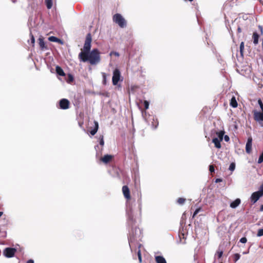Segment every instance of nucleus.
Here are the masks:
<instances>
[{
  "label": "nucleus",
  "instance_id": "nucleus-1",
  "mask_svg": "<svg viewBox=\"0 0 263 263\" xmlns=\"http://www.w3.org/2000/svg\"><path fill=\"white\" fill-rule=\"evenodd\" d=\"M91 41V35L89 33L86 35L83 50L79 53L78 57L80 61L88 62L93 65H96L100 62L101 57L100 52L98 49H93L90 51Z\"/></svg>",
  "mask_w": 263,
  "mask_h": 263
},
{
  "label": "nucleus",
  "instance_id": "nucleus-2",
  "mask_svg": "<svg viewBox=\"0 0 263 263\" xmlns=\"http://www.w3.org/2000/svg\"><path fill=\"white\" fill-rule=\"evenodd\" d=\"M112 20L114 23L118 24L122 28L126 26L127 23L124 18L119 13H116L114 15Z\"/></svg>",
  "mask_w": 263,
  "mask_h": 263
},
{
  "label": "nucleus",
  "instance_id": "nucleus-3",
  "mask_svg": "<svg viewBox=\"0 0 263 263\" xmlns=\"http://www.w3.org/2000/svg\"><path fill=\"white\" fill-rule=\"evenodd\" d=\"M253 114L254 120L259 122L260 125L263 126V123H261V122L263 121V112L257 110H253Z\"/></svg>",
  "mask_w": 263,
  "mask_h": 263
},
{
  "label": "nucleus",
  "instance_id": "nucleus-4",
  "mask_svg": "<svg viewBox=\"0 0 263 263\" xmlns=\"http://www.w3.org/2000/svg\"><path fill=\"white\" fill-rule=\"evenodd\" d=\"M16 252V249L13 248H6L3 251L4 255L8 257L11 258L14 256Z\"/></svg>",
  "mask_w": 263,
  "mask_h": 263
},
{
  "label": "nucleus",
  "instance_id": "nucleus-5",
  "mask_svg": "<svg viewBox=\"0 0 263 263\" xmlns=\"http://www.w3.org/2000/svg\"><path fill=\"white\" fill-rule=\"evenodd\" d=\"M120 71L118 69H115L113 72V76L112 78V84L116 85L120 80Z\"/></svg>",
  "mask_w": 263,
  "mask_h": 263
},
{
  "label": "nucleus",
  "instance_id": "nucleus-6",
  "mask_svg": "<svg viewBox=\"0 0 263 263\" xmlns=\"http://www.w3.org/2000/svg\"><path fill=\"white\" fill-rule=\"evenodd\" d=\"M60 108L67 109L69 108L70 102L66 99H62L59 102Z\"/></svg>",
  "mask_w": 263,
  "mask_h": 263
},
{
  "label": "nucleus",
  "instance_id": "nucleus-7",
  "mask_svg": "<svg viewBox=\"0 0 263 263\" xmlns=\"http://www.w3.org/2000/svg\"><path fill=\"white\" fill-rule=\"evenodd\" d=\"M263 195L258 191L255 192L251 195V201L253 203H255Z\"/></svg>",
  "mask_w": 263,
  "mask_h": 263
},
{
  "label": "nucleus",
  "instance_id": "nucleus-8",
  "mask_svg": "<svg viewBox=\"0 0 263 263\" xmlns=\"http://www.w3.org/2000/svg\"><path fill=\"white\" fill-rule=\"evenodd\" d=\"M123 195L125 199L129 200L131 199L130 191L127 185H124L122 189Z\"/></svg>",
  "mask_w": 263,
  "mask_h": 263
},
{
  "label": "nucleus",
  "instance_id": "nucleus-9",
  "mask_svg": "<svg viewBox=\"0 0 263 263\" xmlns=\"http://www.w3.org/2000/svg\"><path fill=\"white\" fill-rule=\"evenodd\" d=\"M114 159V156L111 155H105L104 156L100 158V161L104 164H107L109 162L111 161Z\"/></svg>",
  "mask_w": 263,
  "mask_h": 263
},
{
  "label": "nucleus",
  "instance_id": "nucleus-10",
  "mask_svg": "<svg viewBox=\"0 0 263 263\" xmlns=\"http://www.w3.org/2000/svg\"><path fill=\"white\" fill-rule=\"evenodd\" d=\"M38 41L40 48L41 50L44 51L48 49L47 46L46 45L44 41V37L43 36H41L39 38Z\"/></svg>",
  "mask_w": 263,
  "mask_h": 263
},
{
  "label": "nucleus",
  "instance_id": "nucleus-11",
  "mask_svg": "<svg viewBox=\"0 0 263 263\" xmlns=\"http://www.w3.org/2000/svg\"><path fill=\"white\" fill-rule=\"evenodd\" d=\"M93 123H94V127L93 128H92L91 127H89V129H90L89 132L92 136H94L97 133V131L98 130V128H99L98 122L96 121H95L93 122Z\"/></svg>",
  "mask_w": 263,
  "mask_h": 263
},
{
  "label": "nucleus",
  "instance_id": "nucleus-12",
  "mask_svg": "<svg viewBox=\"0 0 263 263\" xmlns=\"http://www.w3.org/2000/svg\"><path fill=\"white\" fill-rule=\"evenodd\" d=\"M252 138L251 137L248 138L247 142L246 145V150L247 153H250L252 149Z\"/></svg>",
  "mask_w": 263,
  "mask_h": 263
},
{
  "label": "nucleus",
  "instance_id": "nucleus-13",
  "mask_svg": "<svg viewBox=\"0 0 263 263\" xmlns=\"http://www.w3.org/2000/svg\"><path fill=\"white\" fill-rule=\"evenodd\" d=\"M221 141L218 139V138H214L212 140L213 143H214L215 145V147L217 148H220L221 147V145L220 144V142Z\"/></svg>",
  "mask_w": 263,
  "mask_h": 263
},
{
  "label": "nucleus",
  "instance_id": "nucleus-14",
  "mask_svg": "<svg viewBox=\"0 0 263 263\" xmlns=\"http://www.w3.org/2000/svg\"><path fill=\"white\" fill-rule=\"evenodd\" d=\"M240 199L239 198H237L235 199L234 201L231 203L230 206L232 208H236L237 206H238L240 203Z\"/></svg>",
  "mask_w": 263,
  "mask_h": 263
},
{
  "label": "nucleus",
  "instance_id": "nucleus-15",
  "mask_svg": "<svg viewBox=\"0 0 263 263\" xmlns=\"http://www.w3.org/2000/svg\"><path fill=\"white\" fill-rule=\"evenodd\" d=\"M55 70H56L57 73L58 75L61 76H65V73L64 72L63 70L59 66H56Z\"/></svg>",
  "mask_w": 263,
  "mask_h": 263
},
{
  "label": "nucleus",
  "instance_id": "nucleus-16",
  "mask_svg": "<svg viewBox=\"0 0 263 263\" xmlns=\"http://www.w3.org/2000/svg\"><path fill=\"white\" fill-rule=\"evenodd\" d=\"M48 40L50 42H57L61 44H63V42L61 41V40L54 36H51L49 37Z\"/></svg>",
  "mask_w": 263,
  "mask_h": 263
},
{
  "label": "nucleus",
  "instance_id": "nucleus-17",
  "mask_svg": "<svg viewBox=\"0 0 263 263\" xmlns=\"http://www.w3.org/2000/svg\"><path fill=\"white\" fill-rule=\"evenodd\" d=\"M155 260L157 263H166L165 258L161 256H157L155 257Z\"/></svg>",
  "mask_w": 263,
  "mask_h": 263
},
{
  "label": "nucleus",
  "instance_id": "nucleus-18",
  "mask_svg": "<svg viewBox=\"0 0 263 263\" xmlns=\"http://www.w3.org/2000/svg\"><path fill=\"white\" fill-rule=\"evenodd\" d=\"M230 104L233 108H236L237 107L238 103H237V102L235 97H233L231 98Z\"/></svg>",
  "mask_w": 263,
  "mask_h": 263
},
{
  "label": "nucleus",
  "instance_id": "nucleus-19",
  "mask_svg": "<svg viewBox=\"0 0 263 263\" xmlns=\"http://www.w3.org/2000/svg\"><path fill=\"white\" fill-rule=\"evenodd\" d=\"M253 40L254 44H257L258 43L259 35L256 32H254L253 34Z\"/></svg>",
  "mask_w": 263,
  "mask_h": 263
},
{
  "label": "nucleus",
  "instance_id": "nucleus-20",
  "mask_svg": "<svg viewBox=\"0 0 263 263\" xmlns=\"http://www.w3.org/2000/svg\"><path fill=\"white\" fill-rule=\"evenodd\" d=\"M216 134L218 136V139L222 141L224 135V132L223 130H220L219 132H216Z\"/></svg>",
  "mask_w": 263,
  "mask_h": 263
},
{
  "label": "nucleus",
  "instance_id": "nucleus-21",
  "mask_svg": "<svg viewBox=\"0 0 263 263\" xmlns=\"http://www.w3.org/2000/svg\"><path fill=\"white\" fill-rule=\"evenodd\" d=\"M240 53L241 57H243V51H244V42H241L240 45Z\"/></svg>",
  "mask_w": 263,
  "mask_h": 263
},
{
  "label": "nucleus",
  "instance_id": "nucleus-22",
  "mask_svg": "<svg viewBox=\"0 0 263 263\" xmlns=\"http://www.w3.org/2000/svg\"><path fill=\"white\" fill-rule=\"evenodd\" d=\"M45 4L47 8L49 9L52 6V0H45Z\"/></svg>",
  "mask_w": 263,
  "mask_h": 263
},
{
  "label": "nucleus",
  "instance_id": "nucleus-23",
  "mask_svg": "<svg viewBox=\"0 0 263 263\" xmlns=\"http://www.w3.org/2000/svg\"><path fill=\"white\" fill-rule=\"evenodd\" d=\"M185 200L186 199L185 198L180 197L177 199V202L179 204H183L185 202Z\"/></svg>",
  "mask_w": 263,
  "mask_h": 263
},
{
  "label": "nucleus",
  "instance_id": "nucleus-24",
  "mask_svg": "<svg viewBox=\"0 0 263 263\" xmlns=\"http://www.w3.org/2000/svg\"><path fill=\"white\" fill-rule=\"evenodd\" d=\"M99 140H100V144L102 146H103L104 145V137L103 135H101L100 136Z\"/></svg>",
  "mask_w": 263,
  "mask_h": 263
},
{
  "label": "nucleus",
  "instance_id": "nucleus-25",
  "mask_svg": "<svg viewBox=\"0 0 263 263\" xmlns=\"http://www.w3.org/2000/svg\"><path fill=\"white\" fill-rule=\"evenodd\" d=\"M235 168V164L234 162H232L230 164V165L229 166V170L231 171H233Z\"/></svg>",
  "mask_w": 263,
  "mask_h": 263
},
{
  "label": "nucleus",
  "instance_id": "nucleus-26",
  "mask_svg": "<svg viewBox=\"0 0 263 263\" xmlns=\"http://www.w3.org/2000/svg\"><path fill=\"white\" fill-rule=\"evenodd\" d=\"M240 254L238 253H236L234 255L233 258H234V261H236L240 258Z\"/></svg>",
  "mask_w": 263,
  "mask_h": 263
},
{
  "label": "nucleus",
  "instance_id": "nucleus-27",
  "mask_svg": "<svg viewBox=\"0 0 263 263\" xmlns=\"http://www.w3.org/2000/svg\"><path fill=\"white\" fill-rule=\"evenodd\" d=\"M143 104L144 106L145 109H147L149 107V102L148 101L145 100L143 102Z\"/></svg>",
  "mask_w": 263,
  "mask_h": 263
},
{
  "label": "nucleus",
  "instance_id": "nucleus-28",
  "mask_svg": "<svg viewBox=\"0 0 263 263\" xmlns=\"http://www.w3.org/2000/svg\"><path fill=\"white\" fill-rule=\"evenodd\" d=\"M102 76H103V83L104 85L106 84V74L104 72L102 73Z\"/></svg>",
  "mask_w": 263,
  "mask_h": 263
},
{
  "label": "nucleus",
  "instance_id": "nucleus-29",
  "mask_svg": "<svg viewBox=\"0 0 263 263\" xmlns=\"http://www.w3.org/2000/svg\"><path fill=\"white\" fill-rule=\"evenodd\" d=\"M257 236L258 237L263 236V229H260L258 230Z\"/></svg>",
  "mask_w": 263,
  "mask_h": 263
},
{
  "label": "nucleus",
  "instance_id": "nucleus-30",
  "mask_svg": "<svg viewBox=\"0 0 263 263\" xmlns=\"http://www.w3.org/2000/svg\"><path fill=\"white\" fill-rule=\"evenodd\" d=\"M239 241L241 243H246L247 241V239L246 237H242Z\"/></svg>",
  "mask_w": 263,
  "mask_h": 263
},
{
  "label": "nucleus",
  "instance_id": "nucleus-31",
  "mask_svg": "<svg viewBox=\"0 0 263 263\" xmlns=\"http://www.w3.org/2000/svg\"><path fill=\"white\" fill-rule=\"evenodd\" d=\"M209 171H210L211 173H213L214 172V171H215V169H214V167L213 165H210V166H209Z\"/></svg>",
  "mask_w": 263,
  "mask_h": 263
},
{
  "label": "nucleus",
  "instance_id": "nucleus-32",
  "mask_svg": "<svg viewBox=\"0 0 263 263\" xmlns=\"http://www.w3.org/2000/svg\"><path fill=\"white\" fill-rule=\"evenodd\" d=\"M200 210H201L200 208H198V209H196L193 214V217H194L199 213V212L200 211Z\"/></svg>",
  "mask_w": 263,
  "mask_h": 263
},
{
  "label": "nucleus",
  "instance_id": "nucleus-33",
  "mask_svg": "<svg viewBox=\"0 0 263 263\" xmlns=\"http://www.w3.org/2000/svg\"><path fill=\"white\" fill-rule=\"evenodd\" d=\"M258 191L263 195V183L260 185Z\"/></svg>",
  "mask_w": 263,
  "mask_h": 263
},
{
  "label": "nucleus",
  "instance_id": "nucleus-34",
  "mask_svg": "<svg viewBox=\"0 0 263 263\" xmlns=\"http://www.w3.org/2000/svg\"><path fill=\"white\" fill-rule=\"evenodd\" d=\"M31 43L32 44H34L35 43V39L33 36V35H32V34L31 33Z\"/></svg>",
  "mask_w": 263,
  "mask_h": 263
},
{
  "label": "nucleus",
  "instance_id": "nucleus-35",
  "mask_svg": "<svg viewBox=\"0 0 263 263\" xmlns=\"http://www.w3.org/2000/svg\"><path fill=\"white\" fill-rule=\"evenodd\" d=\"M217 254H218V258H220L222 256L223 252L222 251L217 252Z\"/></svg>",
  "mask_w": 263,
  "mask_h": 263
},
{
  "label": "nucleus",
  "instance_id": "nucleus-36",
  "mask_svg": "<svg viewBox=\"0 0 263 263\" xmlns=\"http://www.w3.org/2000/svg\"><path fill=\"white\" fill-rule=\"evenodd\" d=\"M224 139L226 141L228 142L230 140V138L228 135H225L224 136Z\"/></svg>",
  "mask_w": 263,
  "mask_h": 263
},
{
  "label": "nucleus",
  "instance_id": "nucleus-37",
  "mask_svg": "<svg viewBox=\"0 0 263 263\" xmlns=\"http://www.w3.org/2000/svg\"><path fill=\"white\" fill-rule=\"evenodd\" d=\"M68 78H69V81L70 82H72V81H73V77H72V75H71V74H69V76H68Z\"/></svg>",
  "mask_w": 263,
  "mask_h": 263
},
{
  "label": "nucleus",
  "instance_id": "nucleus-38",
  "mask_svg": "<svg viewBox=\"0 0 263 263\" xmlns=\"http://www.w3.org/2000/svg\"><path fill=\"white\" fill-rule=\"evenodd\" d=\"M258 104L260 106V107H261V106H263V103H262V101L261 100V99H259L258 100Z\"/></svg>",
  "mask_w": 263,
  "mask_h": 263
},
{
  "label": "nucleus",
  "instance_id": "nucleus-39",
  "mask_svg": "<svg viewBox=\"0 0 263 263\" xmlns=\"http://www.w3.org/2000/svg\"><path fill=\"white\" fill-rule=\"evenodd\" d=\"M153 125L154 126V128H156L158 125V122L156 121L155 124L153 123Z\"/></svg>",
  "mask_w": 263,
  "mask_h": 263
},
{
  "label": "nucleus",
  "instance_id": "nucleus-40",
  "mask_svg": "<svg viewBox=\"0 0 263 263\" xmlns=\"http://www.w3.org/2000/svg\"><path fill=\"white\" fill-rule=\"evenodd\" d=\"M138 258L140 262H141V255L140 251L138 252Z\"/></svg>",
  "mask_w": 263,
  "mask_h": 263
},
{
  "label": "nucleus",
  "instance_id": "nucleus-41",
  "mask_svg": "<svg viewBox=\"0 0 263 263\" xmlns=\"http://www.w3.org/2000/svg\"><path fill=\"white\" fill-rule=\"evenodd\" d=\"M222 181V179H220V178H217L215 180V182L216 183H218V182H221Z\"/></svg>",
  "mask_w": 263,
  "mask_h": 263
},
{
  "label": "nucleus",
  "instance_id": "nucleus-42",
  "mask_svg": "<svg viewBox=\"0 0 263 263\" xmlns=\"http://www.w3.org/2000/svg\"><path fill=\"white\" fill-rule=\"evenodd\" d=\"M27 263H34V261L32 259H29L27 261Z\"/></svg>",
  "mask_w": 263,
  "mask_h": 263
},
{
  "label": "nucleus",
  "instance_id": "nucleus-43",
  "mask_svg": "<svg viewBox=\"0 0 263 263\" xmlns=\"http://www.w3.org/2000/svg\"><path fill=\"white\" fill-rule=\"evenodd\" d=\"M237 32H239V33L241 32V29L240 28V27H238L237 28Z\"/></svg>",
  "mask_w": 263,
  "mask_h": 263
},
{
  "label": "nucleus",
  "instance_id": "nucleus-44",
  "mask_svg": "<svg viewBox=\"0 0 263 263\" xmlns=\"http://www.w3.org/2000/svg\"><path fill=\"white\" fill-rule=\"evenodd\" d=\"M260 211H263V205H261L260 208Z\"/></svg>",
  "mask_w": 263,
  "mask_h": 263
},
{
  "label": "nucleus",
  "instance_id": "nucleus-45",
  "mask_svg": "<svg viewBox=\"0 0 263 263\" xmlns=\"http://www.w3.org/2000/svg\"><path fill=\"white\" fill-rule=\"evenodd\" d=\"M3 214V213L2 212H0V217L2 216Z\"/></svg>",
  "mask_w": 263,
  "mask_h": 263
},
{
  "label": "nucleus",
  "instance_id": "nucleus-46",
  "mask_svg": "<svg viewBox=\"0 0 263 263\" xmlns=\"http://www.w3.org/2000/svg\"><path fill=\"white\" fill-rule=\"evenodd\" d=\"M260 108H261V109L262 110V112H263V106H261Z\"/></svg>",
  "mask_w": 263,
  "mask_h": 263
},
{
  "label": "nucleus",
  "instance_id": "nucleus-47",
  "mask_svg": "<svg viewBox=\"0 0 263 263\" xmlns=\"http://www.w3.org/2000/svg\"><path fill=\"white\" fill-rule=\"evenodd\" d=\"M259 28L261 29V31H262V27H261V26H259Z\"/></svg>",
  "mask_w": 263,
  "mask_h": 263
},
{
  "label": "nucleus",
  "instance_id": "nucleus-48",
  "mask_svg": "<svg viewBox=\"0 0 263 263\" xmlns=\"http://www.w3.org/2000/svg\"><path fill=\"white\" fill-rule=\"evenodd\" d=\"M115 55H119V54H118V53H115Z\"/></svg>",
  "mask_w": 263,
  "mask_h": 263
},
{
  "label": "nucleus",
  "instance_id": "nucleus-49",
  "mask_svg": "<svg viewBox=\"0 0 263 263\" xmlns=\"http://www.w3.org/2000/svg\"><path fill=\"white\" fill-rule=\"evenodd\" d=\"M190 2H192L193 0H189Z\"/></svg>",
  "mask_w": 263,
  "mask_h": 263
}]
</instances>
